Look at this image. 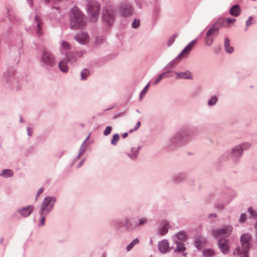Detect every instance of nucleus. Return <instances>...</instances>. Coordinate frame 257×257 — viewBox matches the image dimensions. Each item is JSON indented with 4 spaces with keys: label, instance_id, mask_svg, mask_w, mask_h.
<instances>
[{
    "label": "nucleus",
    "instance_id": "obj_2",
    "mask_svg": "<svg viewBox=\"0 0 257 257\" xmlns=\"http://www.w3.org/2000/svg\"><path fill=\"white\" fill-rule=\"evenodd\" d=\"M251 235L249 233H244L241 236V247H237L233 251V255L236 257H248V249Z\"/></svg>",
    "mask_w": 257,
    "mask_h": 257
},
{
    "label": "nucleus",
    "instance_id": "obj_32",
    "mask_svg": "<svg viewBox=\"0 0 257 257\" xmlns=\"http://www.w3.org/2000/svg\"><path fill=\"white\" fill-rule=\"evenodd\" d=\"M14 172L10 169H4L2 171L0 176L4 178H8L13 176Z\"/></svg>",
    "mask_w": 257,
    "mask_h": 257
},
{
    "label": "nucleus",
    "instance_id": "obj_53",
    "mask_svg": "<svg viewBox=\"0 0 257 257\" xmlns=\"http://www.w3.org/2000/svg\"><path fill=\"white\" fill-rule=\"evenodd\" d=\"M27 134H28V135L29 136V137H31L32 134V133H33V130L32 128L30 127H28L27 128Z\"/></svg>",
    "mask_w": 257,
    "mask_h": 257
},
{
    "label": "nucleus",
    "instance_id": "obj_22",
    "mask_svg": "<svg viewBox=\"0 0 257 257\" xmlns=\"http://www.w3.org/2000/svg\"><path fill=\"white\" fill-rule=\"evenodd\" d=\"M194 243L195 246L200 249L206 243V239L204 237L199 235L196 237Z\"/></svg>",
    "mask_w": 257,
    "mask_h": 257
},
{
    "label": "nucleus",
    "instance_id": "obj_26",
    "mask_svg": "<svg viewBox=\"0 0 257 257\" xmlns=\"http://www.w3.org/2000/svg\"><path fill=\"white\" fill-rule=\"evenodd\" d=\"M59 68L60 70L64 73H67L69 70V68L67 66V60L66 59L62 60L59 63Z\"/></svg>",
    "mask_w": 257,
    "mask_h": 257
},
{
    "label": "nucleus",
    "instance_id": "obj_50",
    "mask_svg": "<svg viewBox=\"0 0 257 257\" xmlns=\"http://www.w3.org/2000/svg\"><path fill=\"white\" fill-rule=\"evenodd\" d=\"M235 19L228 18L226 19V21L228 23L233 24L235 21Z\"/></svg>",
    "mask_w": 257,
    "mask_h": 257
},
{
    "label": "nucleus",
    "instance_id": "obj_28",
    "mask_svg": "<svg viewBox=\"0 0 257 257\" xmlns=\"http://www.w3.org/2000/svg\"><path fill=\"white\" fill-rule=\"evenodd\" d=\"M202 254L203 257H214L215 252L214 250L211 248H205L202 250Z\"/></svg>",
    "mask_w": 257,
    "mask_h": 257
},
{
    "label": "nucleus",
    "instance_id": "obj_37",
    "mask_svg": "<svg viewBox=\"0 0 257 257\" xmlns=\"http://www.w3.org/2000/svg\"><path fill=\"white\" fill-rule=\"evenodd\" d=\"M171 72L170 71H168L165 72H163L162 74H160L159 76L156 78V79L154 82V84L156 85L159 83V82L163 78L167 77L166 74L167 73H169Z\"/></svg>",
    "mask_w": 257,
    "mask_h": 257
},
{
    "label": "nucleus",
    "instance_id": "obj_47",
    "mask_svg": "<svg viewBox=\"0 0 257 257\" xmlns=\"http://www.w3.org/2000/svg\"><path fill=\"white\" fill-rule=\"evenodd\" d=\"M68 60L71 63H73L76 61L77 58L73 55H70L68 56Z\"/></svg>",
    "mask_w": 257,
    "mask_h": 257
},
{
    "label": "nucleus",
    "instance_id": "obj_40",
    "mask_svg": "<svg viewBox=\"0 0 257 257\" xmlns=\"http://www.w3.org/2000/svg\"><path fill=\"white\" fill-rule=\"evenodd\" d=\"M105 41V39L103 37L98 36L96 38L95 40V44L96 45H99L102 44Z\"/></svg>",
    "mask_w": 257,
    "mask_h": 257
},
{
    "label": "nucleus",
    "instance_id": "obj_20",
    "mask_svg": "<svg viewBox=\"0 0 257 257\" xmlns=\"http://www.w3.org/2000/svg\"><path fill=\"white\" fill-rule=\"evenodd\" d=\"M70 49L71 46L68 42L65 41H62L61 42L60 51L62 55H67Z\"/></svg>",
    "mask_w": 257,
    "mask_h": 257
},
{
    "label": "nucleus",
    "instance_id": "obj_34",
    "mask_svg": "<svg viewBox=\"0 0 257 257\" xmlns=\"http://www.w3.org/2000/svg\"><path fill=\"white\" fill-rule=\"evenodd\" d=\"M140 242V240L139 238H137L134 239L131 243H130L127 246H126V250L127 251H130L135 245L138 244Z\"/></svg>",
    "mask_w": 257,
    "mask_h": 257
},
{
    "label": "nucleus",
    "instance_id": "obj_60",
    "mask_svg": "<svg viewBox=\"0 0 257 257\" xmlns=\"http://www.w3.org/2000/svg\"><path fill=\"white\" fill-rule=\"evenodd\" d=\"M20 121H21V122L22 121V118H21Z\"/></svg>",
    "mask_w": 257,
    "mask_h": 257
},
{
    "label": "nucleus",
    "instance_id": "obj_11",
    "mask_svg": "<svg viewBox=\"0 0 257 257\" xmlns=\"http://www.w3.org/2000/svg\"><path fill=\"white\" fill-rule=\"evenodd\" d=\"M118 10L120 15L124 17L131 16L134 13V8L130 3L122 2L118 6Z\"/></svg>",
    "mask_w": 257,
    "mask_h": 257
},
{
    "label": "nucleus",
    "instance_id": "obj_43",
    "mask_svg": "<svg viewBox=\"0 0 257 257\" xmlns=\"http://www.w3.org/2000/svg\"><path fill=\"white\" fill-rule=\"evenodd\" d=\"M140 20H137V19H135L132 22V26L133 28L137 29V28H139V27L140 26Z\"/></svg>",
    "mask_w": 257,
    "mask_h": 257
},
{
    "label": "nucleus",
    "instance_id": "obj_35",
    "mask_svg": "<svg viewBox=\"0 0 257 257\" xmlns=\"http://www.w3.org/2000/svg\"><path fill=\"white\" fill-rule=\"evenodd\" d=\"M182 59H177V57L172 60L171 62L168 63L165 67L164 69H171L173 68L177 63L178 60H180Z\"/></svg>",
    "mask_w": 257,
    "mask_h": 257
},
{
    "label": "nucleus",
    "instance_id": "obj_59",
    "mask_svg": "<svg viewBox=\"0 0 257 257\" xmlns=\"http://www.w3.org/2000/svg\"><path fill=\"white\" fill-rule=\"evenodd\" d=\"M187 255V253H184V252H183V255L184 256H186Z\"/></svg>",
    "mask_w": 257,
    "mask_h": 257
},
{
    "label": "nucleus",
    "instance_id": "obj_44",
    "mask_svg": "<svg viewBox=\"0 0 257 257\" xmlns=\"http://www.w3.org/2000/svg\"><path fill=\"white\" fill-rule=\"evenodd\" d=\"M150 85V83H149L143 89L142 92H141L140 95V100H141L142 98V97L143 95H145L147 92L148 91V88Z\"/></svg>",
    "mask_w": 257,
    "mask_h": 257
},
{
    "label": "nucleus",
    "instance_id": "obj_21",
    "mask_svg": "<svg viewBox=\"0 0 257 257\" xmlns=\"http://www.w3.org/2000/svg\"><path fill=\"white\" fill-rule=\"evenodd\" d=\"M33 206L32 205H29L28 206L23 207L22 208L18 209L17 211L19 212L22 216L26 217L31 214L33 210Z\"/></svg>",
    "mask_w": 257,
    "mask_h": 257
},
{
    "label": "nucleus",
    "instance_id": "obj_36",
    "mask_svg": "<svg viewBox=\"0 0 257 257\" xmlns=\"http://www.w3.org/2000/svg\"><path fill=\"white\" fill-rule=\"evenodd\" d=\"M89 136H88L85 140L83 142L82 144L81 145V146L80 147V150H79V154L78 155V156H77L76 157V159H78L80 158V157L83 155L84 152H85V147L84 146V144H85L86 141L89 139Z\"/></svg>",
    "mask_w": 257,
    "mask_h": 257
},
{
    "label": "nucleus",
    "instance_id": "obj_31",
    "mask_svg": "<svg viewBox=\"0 0 257 257\" xmlns=\"http://www.w3.org/2000/svg\"><path fill=\"white\" fill-rule=\"evenodd\" d=\"M186 177V175L184 173H179L174 175L172 180L174 182H179L182 180H183Z\"/></svg>",
    "mask_w": 257,
    "mask_h": 257
},
{
    "label": "nucleus",
    "instance_id": "obj_52",
    "mask_svg": "<svg viewBox=\"0 0 257 257\" xmlns=\"http://www.w3.org/2000/svg\"><path fill=\"white\" fill-rule=\"evenodd\" d=\"M141 125V122L138 121L136 124L135 128L134 130H131L130 131V133H132L134 131H136Z\"/></svg>",
    "mask_w": 257,
    "mask_h": 257
},
{
    "label": "nucleus",
    "instance_id": "obj_13",
    "mask_svg": "<svg viewBox=\"0 0 257 257\" xmlns=\"http://www.w3.org/2000/svg\"><path fill=\"white\" fill-rule=\"evenodd\" d=\"M197 41V39H196L190 42L177 56V59L186 58L193 49Z\"/></svg>",
    "mask_w": 257,
    "mask_h": 257
},
{
    "label": "nucleus",
    "instance_id": "obj_3",
    "mask_svg": "<svg viewBox=\"0 0 257 257\" xmlns=\"http://www.w3.org/2000/svg\"><path fill=\"white\" fill-rule=\"evenodd\" d=\"M251 145L249 143L244 142L234 146L230 152V159L233 164L238 163L242 158L244 151L248 150Z\"/></svg>",
    "mask_w": 257,
    "mask_h": 257
},
{
    "label": "nucleus",
    "instance_id": "obj_29",
    "mask_svg": "<svg viewBox=\"0 0 257 257\" xmlns=\"http://www.w3.org/2000/svg\"><path fill=\"white\" fill-rule=\"evenodd\" d=\"M149 223V219L147 217H141L138 218L136 221V224L137 227L143 226Z\"/></svg>",
    "mask_w": 257,
    "mask_h": 257
},
{
    "label": "nucleus",
    "instance_id": "obj_1",
    "mask_svg": "<svg viewBox=\"0 0 257 257\" xmlns=\"http://www.w3.org/2000/svg\"><path fill=\"white\" fill-rule=\"evenodd\" d=\"M70 27L72 29L82 28L85 25L84 15L77 7L73 8L69 15Z\"/></svg>",
    "mask_w": 257,
    "mask_h": 257
},
{
    "label": "nucleus",
    "instance_id": "obj_24",
    "mask_svg": "<svg viewBox=\"0 0 257 257\" xmlns=\"http://www.w3.org/2000/svg\"><path fill=\"white\" fill-rule=\"evenodd\" d=\"M123 225L126 229L128 231L133 230L137 228L136 222L134 223L132 221L128 218L125 219V221Z\"/></svg>",
    "mask_w": 257,
    "mask_h": 257
},
{
    "label": "nucleus",
    "instance_id": "obj_16",
    "mask_svg": "<svg viewBox=\"0 0 257 257\" xmlns=\"http://www.w3.org/2000/svg\"><path fill=\"white\" fill-rule=\"evenodd\" d=\"M226 239H220L218 241V246L223 254H227L230 252V247Z\"/></svg>",
    "mask_w": 257,
    "mask_h": 257
},
{
    "label": "nucleus",
    "instance_id": "obj_49",
    "mask_svg": "<svg viewBox=\"0 0 257 257\" xmlns=\"http://www.w3.org/2000/svg\"><path fill=\"white\" fill-rule=\"evenodd\" d=\"M217 217V215L215 213H211L208 214V218L209 219H212L213 218H216Z\"/></svg>",
    "mask_w": 257,
    "mask_h": 257
},
{
    "label": "nucleus",
    "instance_id": "obj_8",
    "mask_svg": "<svg viewBox=\"0 0 257 257\" xmlns=\"http://www.w3.org/2000/svg\"><path fill=\"white\" fill-rule=\"evenodd\" d=\"M115 11L114 8L110 6L103 9L102 13V19L108 25H111L114 21Z\"/></svg>",
    "mask_w": 257,
    "mask_h": 257
},
{
    "label": "nucleus",
    "instance_id": "obj_5",
    "mask_svg": "<svg viewBox=\"0 0 257 257\" xmlns=\"http://www.w3.org/2000/svg\"><path fill=\"white\" fill-rule=\"evenodd\" d=\"M40 60L42 65L47 68L52 67L56 63V59L53 54L45 49L42 51Z\"/></svg>",
    "mask_w": 257,
    "mask_h": 257
},
{
    "label": "nucleus",
    "instance_id": "obj_42",
    "mask_svg": "<svg viewBox=\"0 0 257 257\" xmlns=\"http://www.w3.org/2000/svg\"><path fill=\"white\" fill-rule=\"evenodd\" d=\"M39 214L40 216V225L43 226L45 225V217L48 214H42L41 212H39Z\"/></svg>",
    "mask_w": 257,
    "mask_h": 257
},
{
    "label": "nucleus",
    "instance_id": "obj_7",
    "mask_svg": "<svg viewBox=\"0 0 257 257\" xmlns=\"http://www.w3.org/2000/svg\"><path fill=\"white\" fill-rule=\"evenodd\" d=\"M233 227L228 224L224 225L222 227L214 229L211 231L212 235L217 238L226 237L229 236L232 232Z\"/></svg>",
    "mask_w": 257,
    "mask_h": 257
},
{
    "label": "nucleus",
    "instance_id": "obj_46",
    "mask_svg": "<svg viewBox=\"0 0 257 257\" xmlns=\"http://www.w3.org/2000/svg\"><path fill=\"white\" fill-rule=\"evenodd\" d=\"M248 212L249 213V214H250V215L255 218V217H257V213L255 212L252 209L251 207H249L248 208Z\"/></svg>",
    "mask_w": 257,
    "mask_h": 257
},
{
    "label": "nucleus",
    "instance_id": "obj_4",
    "mask_svg": "<svg viewBox=\"0 0 257 257\" xmlns=\"http://www.w3.org/2000/svg\"><path fill=\"white\" fill-rule=\"evenodd\" d=\"M86 10L89 21L91 22L97 21L100 13V6L96 1L88 2L86 6Z\"/></svg>",
    "mask_w": 257,
    "mask_h": 257
},
{
    "label": "nucleus",
    "instance_id": "obj_17",
    "mask_svg": "<svg viewBox=\"0 0 257 257\" xmlns=\"http://www.w3.org/2000/svg\"><path fill=\"white\" fill-rule=\"evenodd\" d=\"M34 25H36L35 30L38 36H41L43 34L42 31V22L38 15H36L34 19Z\"/></svg>",
    "mask_w": 257,
    "mask_h": 257
},
{
    "label": "nucleus",
    "instance_id": "obj_19",
    "mask_svg": "<svg viewBox=\"0 0 257 257\" xmlns=\"http://www.w3.org/2000/svg\"><path fill=\"white\" fill-rule=\"evenodd\" d=\"M141 147L140 146L134 147L131 148V152L127 154V155L132 160H136L138 156L139 151Z\"/></svg>",
    "mask_w": 257,
    "mask_h": 257
},
{
    "label": "nucleus",
    "instance_id": "obj_15",
    "mask_svg": "<svg viewBox=\"0 0 257 257\" xmlns=\"http://www.w3.org/2000/svg\"><path fill=\"white\" fill-rule=\"evenodd\" d=\"M170 227L169 222L167 220H163L160 223V227L156 231L157 234L160 236H164L167 233Z\"/></svg>",
    "mask_w": 257,
    "mask_h": 257
},
{
    "label": "nucleus",
    "instance_id": "obj_54",
    "mask_svg": "<svg viewBox=\"0 0 257 257\" xmlns=\"http://www.w3.org/2000/svg\"><path fill=\"white\" fill-rule=\"evenodd\" d=\"M43 191V188H41L39 189V190L37 191V197L39 195H40L42 193Z\"/></svg>",
    "mask_w": 257,
    "mask_h": 257
},
{
    "label": "nucleus",
    "instance_id": "obj_57",
    "mask_svg": "<svg viewBox=\"0 0 257 257\" xmlns=\"http://www.w3.org/2000/svg\"><path fill=\"white\" fill-rule=\"evenodd\" d=\"M30 5L31 6L33 5L32 0H27Z\"/></svg>",
    "mask_w": 257,
    "mask_h": 257
},
{
    "label": "nucleus",
    "instance_id": "obj_14",
    "mask_svg": "<svg viewBox=\"0 0 257 257\" xmlns=\"http://www.w3.org/2000/svg\"><path fill=\"white\" fill-rule=\"evenodd\" d=\"M74 39L79 44L85 45L89 42V37L87 33L82 31L77 33Z\"/></svg>",
    "mask_w": 257,
    "mask_h": 257
},
{
    "label": "nucleus",
    "instance_id": "obj_41",
    "mask_svg": "<svg viewBox=\"0 0 257 257\" xmlns=\"http://www.w3.org/2000/svg\"><path fill=\"white\" fill-rule=\"evenodd\" d=\"M119 135L118 134H114L112 137V140H111V144L112 145H116L117 144V141L119 140Z\"/></svg>",
    "mask_w": 257,
    "mask_h": 257
},
{
    "label": "nucleus",
    "instance_id": "obj_9",
    "mask_svg": "<svg viewBox=\"0 0 257 257\" xmlns=\"http://www.w3.org/2000/svg\"><path fill=\"white\" fill-rule=\"evenodd\" d=\"M220 27L217 25V23L213 24L208 30L205 37V44L207 46H210L214 41V37L217 35Z\"/></svg>",
    "mask_w": 257,
    "mask_h": 257
},
{
    "label": "nucleus",
    "instance_id": "obj_39",
    "mask_svg": "<svg viewBox=\"0 0 257 257\" xmlns=\"http://www.w3.org/2000/svg\"><path fill=\"white\" fill-rule=\"evenodd\" d=\"M178 36V34H175L174 35H173L172 36H171L170 38H169V40L167 43V46L168 47H170V46H171L173 43L174 42L176 38Z\"/></svg>",
    "mask_w": 257,
    "mask_h": 257
},
{
    "label": "nucleus",
    "instance_id": "obj_45",
    "mask_svg": "<svg viewBox=\"0 0 257 257\" xmlns=\"http://www.w3.org/2000/svg\"><path fill=\"white\" fill-rule=\"evenodd\" d=\"M112 131V127L110 126H107L103 132V135L105 136L109 135Z\"/></svg>",
    "mask_w": 257,
    "mask_h": 257
},
{
    "label": "nucleus",
    "instance_id": "obj_33",
    "mask_svg": "<svg viewBox=\"0 0 257 257\" xmlns=\"http://www.w3.org/2000/svg\"><path fill=\"white\" fill-rule=\"evenodd\" d=\"M218 100V98L217 96H212L209 99H208V100H207V104L209 106H214L216 104Z\"/></svg>",
    "mask_w": 257,
    "mask_h": 257
},
{
    "label": "nucleus",
    "instance_id": "obj_55",
    "mask_svg": "<svg viewBox=\"0 0 257 257\" xmlns=\"http://www.w3.org/2000/svg\"><path fill=\"white\" fill-rule=\"evenodd\" d=\"M84 161L85 159L82 160L78 165L77 168L80 167L83 165Z\"/></svg>",
    "mask_w": 257,
    "mask_h": 257
},
{
    "label": "nucleus",
    "instance_id": "obj_38",
    "mask_svg": "<svg viewBox=\"0 0 257 257\" xmlns=\"http://www.w3.org/2000/svg\"><path fill=\"white\" fill-rule=\"evenodd\" d=\"M89 75V71L88 69H83L81 72V80L86 79Z\"/></svg>",
    "mask_w": 257,
    "mask_h": 257
},
{
    "label": "nucleus",
    "instance_id": "obj_30",
    "mask_svg": "<svg viewBox=\"0 0 257 257\" xmlns=\"http://www.w3.org/2000/svg\"><path fill=\"white\" fill-rule=\"evenodd\" d=\"M224 45L225 50L227 53L230 54L233 52L234 49L232 47L230 46V40L228 38H225Z\"/></svg>",
    "mask_w": 257,
    "mask_h": 257
},
{
    "label": "nucleus",
    "instance_id": "obj_6",
    "mask_svg": "<svg viewBox=\"0 0 257 257\" xmlns=\"http://www.w3.org/2000/svg\"><path fill=\"white\" fill-rule=\"evenodd\" d=\"M56 201V198L55 197L46 196L41 205L39 212H42V214H49L52 210Z\"/></svg>",
    "mask_w": 257,
    "mask_h": 257
},
{
    "label": "nucleus",
    "instance_id": "obj_51",
    "mask_svg": "<svg viewBox=\"0 0 257 257\" xmlns=\"http://www.w3.org/2000/svg\"><path fill=\"white\" fill-rule=\"evenodd\" d=\"M246 218V215L244 213L241 214L240 216L239 221L240 222H243L245 220Z\"/></svg>",
    "mask_w": 257,
    "mask_h": 257
},
{
    "label": "nucleus",
    "instance_id": "obj_58",
    "mask_svg": "<svg viewBox=\"0 0 257 257\" xmlns=\"http://www.w3.org/2000/svg\"><path fill=\"white\" fill-rule=\"evenodd\" d=\"M53 9H54V10H56L57 11H58V13H59V8L53 7Z\"/></svg>",
    "mask_w": 257,
    "mask_h": 257
},
{
    "label": "nucleus",
    "instance_id": "obj_23",
    "mask_svg": "<svg viewBox=\"0 0 257 257\" xmlns=\"http://www.w3.org/2000/svg\"><path fill=\"white\" fill-rule=\"evenodd\" d=\"M176 79H192L191 73L189 71L185 72H177Z\"/></svg>",
    "mask_w": 257,
    "mask_h": 257
},
{
    "label": "nucleus",
    "instance_id": "obj_25",
    "mask_svg": "<svg viewBox=\"0 0 257 257\" xmlns=\"http://www.w3.org/2000/svg\"><path fill=\"white\" fill-rule=\"evenodd\" d=\"M241 13V9L238 5L233 6L229 10V13L233 16L237 17Z\"/></svg>",
    "mask_w": 257,
    "mask_h": 257
},
{
    "label": "nucleus",
    "instance_id": "obj_56",
    "mask_svg": "<svg viewBox=\"0 0 257 257\" xmlns=\"http://www.w3.org/2000/svg\"><path fill=\"white\" fill-rule=\"evenodd\" d=\"M127 136H128V133H123L122 134V137L123 138H125Z\"/></svg>",
    "mask_w": 257,
    "mask_h": 257
},
{
    "label": "nucleus",
    "instance_id": "obj_10",
    "mask_svg": "<svg viewBox=\"0 0 257 257\" xmlns=\"http://www.w3.org/2000/svg\"><path fill=\"white\" fill-rule=\"evenodd\" d=\"M190 139L189 134L186 131H181L176 133L171 138L172 143L177 145L182 144Z\"/></svg>",
    "mask_w": 257,
    "mask_h": 257
},
{
    "label": "nucleus",
    "instance_id": "obj_18",
    "mask_svg": "<svg viewBox=\"0 0 257 257\" xmlns=\"http://www.w3.org/2000/svg\"><path fill=\"white\" fill-rule=\"evenodd\" d=\"M187 238L186 232L183 231H179L172 236L173 241L183 242L186 241Z\"/></svg>",
    "mask_w": 257,
    "mask_h": 257
},
{
    "label": "nucleus",
    "instance_id": "obj_12",
    "mask_svg": "<svg viewBox=\"0 0 257 257\" xmlns=\"http://www.w3.org/2000/svg\"><path fill=\"white\" fill-rule=\"evenodd\" d=\"M158 248L161 253L166 254L173 249L174 247L170 245V243L167 239H164L159 241Z\"/></svg>",
    "mask_w": 257,
    "mask_h": 257
},
{
    "label": "nucleus",
    "instance_id": "obj_27",
    "mask_svg": "<svg viewBox=\"0 0 257 257\" xmlns=\"http://www.w3.org/2000/svg\"><path fill=\"white\" fill-rule=\"evenodd\" d=\"M173 242L176 245V248L174 250L175 252H183L186 250V247L183 242H178V241Z\"/></svg>",
    "mask_w": 257,
    "mask_h": 257
},
{
    "label": "nucleus",
    "instance_id": "obj_48",
    "mask_svg": "<svg viewBox=\"0 0 257 257\" xmlns=\"http://www.w3.org/2000/svg\"><path fill=\"white\" fill-rule=\"evenodd\" d=\"M252 20V17H249L248 20L246 21V25L248 27L251 25V21Z\"/></svg>",
    "mask_w": 257,
    "mask_h": 257
}]
</instances>
